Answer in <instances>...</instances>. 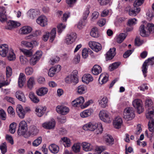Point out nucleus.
<instances>
[{"label":"nucleus","instance_id":"obj_1","mask_svg":"<svg viewBox=\"0 0 154 154\" xmlns=\"http://www.w3.org/2000/svg\"><path fill=\"white\" fill-rule=\"evenodd\" d=\"M124 118L127 121L132 119L135 116L134 111L132 107H128L125 109Z\"/></svg>","mask_w":154,"mask_h":154},{"label":"nucleus","instance_id":"obj_2","mask_svg":"<svg viewBox=\"0 0 154 154\" xmlns=\"http://www.w3.org/2000/svg\"><path fill=\"white\" fill-rule=\"evenodd\" d=\"M56 35V29L55 28H53L50 33L48 32H46L43 35V40L45 42L47 41L49 37L50 38V41L51 42H52L54 40Z\"/></svg>","mask_w":154,"mask_h":154},{"label":"nucleus","instance_id":"obj_3","mask_svg":"<svg viewBox=\"0 0 154 154\" xmlns=\"http://www.w3.org/2000/svg\"><path fill=\"white\" fill-rule=\"evenodd\" d=\"M78 71L76 70H74L72 74L67 76L65 79L66 82L67 83H73L76 84L78 82L79 80L77 74Z\"/></svg>","mask_w":154,"mask_h":154},{"label":"nucleus","instance_id":"obj_4","mask_svg":"<svg viewBox=\"0 0 154 154\" xmlns=\"http://www.w3.org/2000/svg\"><path fill=\"white\" fill-rule=\"evenodd\" d=\"M28 130L27 125L26 122L22 121L19 124L17 133L19 136L24 135Z\"/></svg>","mask_w":154,"mask_h":154},{"label":"nucleus","instance_id":"obj_5","mask_svg":"<svg viewBox=\"0 0 154 154\" xmlns=\"http://www.w3.org/2000/svg\"><path fill=\"white\" fill-rule=\"evenodd\" d=\"M154 57L149 58L146 60L143 63L142 67V71L145 77L146 76V73L147 72L148 66L149 65H152L154 64Z\"/></svg>","mask_w":154,"mask_h":154},{"label":"nucleus","instance_id":"obj_6","mask_svg":"<svg viewBox=\"0 0 154 154\" xmlns=\"http://www.w3.org/2000/svg\"><path fill=\"white\" fill-rule=\"evenodd\" d=\"M100 119L104 122L108 123L111 122L112 119L109 117L108 112L105 110L101 111L99 114Z\"/></svg>","mask_w":154,"mask_h":154},{"label":"nucleus","instance_id":"obj_7","mask_svg":"<svg viewBox=\"0 0 154 154\" xmlns=\"http://www.w3.org/2000/svg\"><path fill=\"white\" fill-rule=\"evenodd\" d=\"M98 124L92 122H89L85 125L83 127V128L85 131L90 130L93 131L97 128Z\"/></svg>","mask_w":154,"mask_h":154},{"label":"nucleus","instance_id":"obj_8","mask_svg":"<svg viewBox=\"0 0 154 154\" xmlns=\"http://www.w3.org/2000/svg\"><path fill=\"white\" fill-rule=\"evenodd\" d=\"M77 38L76 33L72 32L67 35L65 42L67 45L71 44L74 42Z\"/></svg>","mask_w":154,"mask_h":154},{"label":"nucleus","instance_id":"obj_9","mask_svg":"<svg viewBox=\"0 0 154 154\" xmlns=\"http://www.w3.org/2000/svg\"><path fill=\"white\" fill-rule=\"evenodd\" d=\"M88 45L92 50L96 52L100 51L102 48L101 45L99 43L95 42H89Z\"/></svg>","mask_w":154,"mask_h":154},{"label":"nucleus","instance_id":"obj_10","mask_svg":"<svg viewBox=\"0 0 154 154\" xmlns=\"http://www.w3.org/2000/svg\"><path fill=\"white\" fill-rule=\"evenodd\" d=\"M134 107L136 108L139 113L142 112L143 111V109L141 105V101L139 99H135L132 102Z\"/></svg>","mask_w":154,"mask_h":154},{"label":"nucleus","instance_id":"obj_11","mask_svg":"<svg viewBox=\"0 0 154 154\" xmlns=\"http://www.w3.org/2000/svg\"><path fill=\"white\" fill-rule=\"evenodd\" d=\"M20 25V24L19 22L13 20H9L7 22V24L5 26V28L6 29L11 30Z\"/></svg>","mask_w":154,"mask_h":154},{"label":"nucleus","instance_id":"obj_12","mask_svg":"<svg viewBox=\"0 0 154 154\" xmlns=\"http://www.w3.org/2000/svg\"><path fill=\"white\" fill-rule=\"evenodd\" d=\"M56 110L58 113L64 115L67 114L69 111V108L63 106H58L56 108Z\"/></svg>","mask_w":154,"mask_h":154},{"label":"nucleus","instance_id":"obj_13","mask_svg":"<svg viewBox=\"0 0 154 154\" xmlns=\"http://www.w3.org/2000/svg\"><path fill=\"white\" fill-rule=\"evenodd\" d=\"M55 124L56 123L54 119H52L48 122L43 123L42 124V126L45 128L50 129L54 128L55 126Z\"/></svg>","mask_w":154,"mask_h":154},{"label":"nucleus","instance_id":"obj_14","mask_svg":"<svg viewBox=\"0 0 154 154\" xmlns=\"http://www.w3.org/2000/svg\"><path fill=\"white\" fill-rule=\"evenodd\" d=\"M9 51L8 46L7 45L4 44L0 46V55L2 57H6Z\"/></svg>","mask_w":154,"mask_h":154},{"label":"nucleus","instance_id":"obj_15","mask_svg":"<svg viewBox=\"0 0 154 154\" xmlns=\"http://www.w3.org/2000/svg\"><path fill=\"white\" fill-rule=\"evenodd\" d=\"M116 48H110L106 54V60H108L112 59L116 55Z\"/></svg>","mask_w":154,"mask_h":154},{"label":"nucleus","instance_id":"obj_16","mask_svg":"<svg viewBox=\"0 0 154 154\" xmlns=\"http://www.w3.org/2000/svg\"><path fill=\"white\" fill-rule=\"evenodd\" d=\"M84 101V98L80 96L73 100L72 102V104L74 107H78L81 106Z\"/></svg>","mask_w":154,"mask_h":154},{"label":"nucleus","instance_id":"obj_17","mask_svg":"<svg viewBox=\"0 0 154 154\" xmlns=\"http://www.w3.org/2000/svg\"><path fill=\"white\" fill-rule=\"evenodd\" d=\"M36 22L41 26L44 27L47 25V18L45 16H41L36 20Z\"/></svg>","mask_w":154,"mask_h":154},{"label":"nucleus","instance_id":"obj_18","mask_svg":"<svg viewBox=\"0 0 154 154\" xmlns=\"http://www.w3.org/2000/svg\"><path fill=\"white\" fill-rule=\"evenodd\" d=\"M26 81V77L25 74L23 73L20 74L18 80V85L19 87L22 88L24 85Z\"/></svg>","mask_w":154,"mask_h":154},{"label":"nucleus","instance_id":"obj_19","mask_svg":"<svg viewBox=\"0 0 154 154\" xmlns=\"http://www.w3.org/2000/svg\"><path fill=\"white\" fill-rule=\"evenodd\" d=\"M35 85V79L34 77H30L27 82L26 85L29 89L31 90Z\"/></svg>","mask_w":154,"mask_h":154},{"label":"nucleus","instance_id":"obj_20","mask_svg":"<svg viewBox=\"0 0 154 154\" xmlns=\"http://www.w3.org/2000/svg\"><path fill=\"white\" fill-rule=\"evenodd\" d=\"M46 109V107L45 106H38L35 110L36 114L38 117H41L45 113Z\"/></svg>","mask_w":154,"mask_h":154},{"label":"nucleus","instance_id":"obj_21","mask_svg":"<svg viewBox=\"0 0 154 154\" xmlns=\"http://www.w3.org/2000/svg\"><path fill=\"white\" fill-rule=\"evenodd\" d=\"M82 80L84 83L88 84L93 80V78L90 74H86L82 77Z\"/></svg>","mask_w":154,"mask_h":154},{"label":"nucleus","instance_id":"obj_22","mask_svg":"<svg viewBox=\"0 0 154 154\" xmlns=\"http://www.w3.org/2000/svg\"><path fill=\"white\" fill-rule=\"evenodd\" d=\"M0 21L2 22H3L7 19L5 8L3 7H0Z\"/></svg>","mask_w":154,"mask_h":154},{"label":"nucleus","instance_id":"obj_23","mask_svg":"<svg viewBox=\"0 0 154 154\" xmlns=\"http://www.w3.org/2000/svg\"><path fill=\"white\" fill-rule=\"evenodd\" d=\"M16 111L19 117L21 119H23L24 118L25 112L21 105H17Z\"/></svg>","mask_w":154,"mask_h":154},{"label":"nucleus","instance_id":"obj_24","mask_svg":"<svg viewBox=\"0 0 154 154\" xmlns=\"http://www.w3.org/2000/svg\"><path fill=\"white\" fill-rule=\"evenodd\" d=\"M48 91V89L46 87H41L38 89L36 93L38 95L40 96H43L46 94Z\"/></svg>","mask_w":154,"mask_h":154},{"label":"nucleus","instance_id":"obj_25","mask_svg":"<svg viewBox=\"0 0 154 154\" xmlns=\"http://www.w3.org/2000/svg\"><path fill=\"white\" fill-rule=\"evenodd\" d=\"M122 124V119L119 117L116 118L113 121V125L116 128L118 129L120 128Z\"/></svg>","mask_w":154,"mask_h":154},{"label":"nucleus","instance_id":"obj_26","mask_svg":"<svg viewBox=\"0 0 154 154\" xmlns=\"http://www.w3.org/2000/svg\"><path fill=\"white\" fill-rule=\"evenodd\" d=\"M32 28L29 26H25L22 27L20 30V32L21 34H27L31 32Z\"/></svg>","mask_w":154,"mask_h":154},{"label":"nucleus","instance_id":"obj_27","mask_svg":"<svg viewBox=\"0 0 154 154\" xmlns=\"http://www.w3.org/2000/svg\"><path fill=\"white\" fill-rule=\"evenodd\" d=\"M16 97L20 101L25 102L26 101V98L23 92L21 91H18L15 94Z\"/></svg>","mask_w":154,"mask_h":154},{"label":"nucleus","instance_id":"obj_28","mask_svg":"<svg viewBox=\"0 0 154 154\" xmlns=\"http://www.w3.org/2000/svg\"><path fill=\"white\" fill-rule=\"evenodd\" d=\"M104 140L108 145L111 146L114 143V139L112 136L110 135H106L104 137Z\"/></svg>","mask_w":154,"mask_h":154},{"label":"nucleus","instance_id":"obj_29","mask_svg":"<svg viewBox=\"0 0 154 154\" xmlns=\"http://www.w3.org/2000/svg\"><path fill=\"white\" fill-rule=\"evenodd\" d=\"M102 72V69L99 65H95L92 69V72L94 75H97Z\"/></svg>","mask_w":154,"mask_h":154},{"label":"nucleus","instance_id":"obj_30","mask_svg":"<svg viewBox=\"0 0 154 154\" xmlns=\"http://www.w3.org/2000/svg\"><path fill=\"white\" fill-rule=\"evenodd\" d=\"M39 132V130L34 125L31 126L29 128V133L30 135H36Z\"/></svg>","mask_w":154,"mask_h":154},{"label":"nucleus","instance_id":"obj_31","mask_svg":"<svg viewBox=\"0 0 154 154\" xmlns=\"http://www.w3.org/2000/svg\"><path fill=\"white\" fill-rule=\"evenodd\" d=\"M38 13V12L34 9L30 10L27 12V14L32 19H34L36 17Z\"/></svg>","mask_w":154,"mask_h":154},{"label":"nucleus","instance_id":"obj_32","mask_svg":"<svg viewBox=\"0 0 154 154\" xmlns=\"http://www.w3.org/2000/svg\"><path fill=\"white\" fill-rule=\"evenodd\" d=\"M93 110L91 109L86 110L80 113L81 116L82 118H85L90 116L93 112Z\"/></svg>","mask_w":154,"mask_h":154},{"label":"nucleus","instance_id":"obj_33","mask_svg":"<svg viewBox=\"0 0 154 154\" xmlns=\"http://www.w3.org/2000/svg\"><path fill=\"white\" fill-rule=\"evenodd\" d=\"M49 149L50 151L53 153H57L59 151V147L55 144H53L49 146Z\"/></svg>","mask_w":154,"mask_h":154},{"label":"nucleus","instance_id":"obj_34","mask_svg":"<svg viewBox=\"0 0 154 154\" xmlns=\"http://www.w3.org/2000/svg\"><path fill=\"white\" fill-rule=\"evenodd\" d=\"M134 9H130L129 11V15L131 16H136L140 11V8L134 6Z\"/></svg>","mask_w":154,"mask_h":154},{"label":"nucleus","instance_id":"obj_35","mask_svg":"<svg viewBox=\"0 0 154 154\" xmlns=\"http://www.w3.org/2000/svg\"><path fill=\"white\" fill-rule=\"evenodd\" d=\"M60 142H63V145L65 147H69L70 146L71 142L70 139L67 137L62 138Z\"/></svg>","mask_w":154,"mask_h":154},{"label":"nucleus","instance_id":"obj_36","mask_svg":"<svg viewBox=\"0 0 154 154\" xmlns=\"http://www.w3.org/2000/svg\"><path fill=\"white\" fill-rule=\"evenodd\" d=\"M108 100L106 97H104L101 100H99V104L103 108H105L107 106Z\"/></svg>","mask_w":154,"mask_h":154},{"label":"nucleus","instance_id":"obj_37","mask_svg":"<svg viewBox=\"0 0 154 154\" xmlns=\"http://www.w3.org/2000/svg\"><path fill=\"white\" fill-rule=\"evenodd\" d=\"M139 30L140 31V35L142 36L145 37L148 35L147 31H146V28L144 27V25H141L140 26Z\"/></svg>","mask_w":154,"mask_h":154},{"label":"nucleus","instance_id":"obj_38","mask_svg":"<svg viewBox=\"0 0 154 154\" xmlns=\"http://www.w3.org/2000/svg\"><path fill=\"white\" fill-rule=\"evenodd\" d=\"M82 146L84 150L86 151H89L92 149L91 144L86 142H83L82 143Z\"/></svg>","mask_w":154,"mask_h":154},{"label":"nucleus","instance_id":"obj_39","mask_svg":"<svg viewBox=\"0 0 154 154\" xmlns=\"http://www.w3.org/2000/svg\"><path fill=\"white\" fill-rule=\"evenodd\" d=\"M7 58L9 61H13L15 60L16 58L15 55L13 50L11 49L9 50Z\"/></svg>","mask_w":154,"mask_h":154},{"label":"nucleus","instance_id":"obj_40","mask_svg":"<svg viewBox=\"0 0 154 154\" xmlns=\"http://www.w3.org/2000/svg\"><path fill=\"white\" fill-rule=\"evenodd\" d=\"M29 97L33 103H38L39 101V99L35 95L33 92H31L29 93Z\"/></svg>","mask_w":154,"mask_h":154},{"label":"nucleus","instance_id":"obj_41","mask_svg":"<svg viewBox=\"0 0 154 154\" xmlns=\"http://www.w3.org/2000/svg\"><path fill=\"white\" fill-rule=\"evenodd\" d=\"M21 52L26 57H29L32 55V51L31 50H27L25 49H20Z\"/></svg>","mask_w":154,"mask_h":154},{"label":"nucleus","instance_id":"obj_42","mask_svg":"<svg viewBox=\"0 0 154 154\" xmlns=\"http://www.w3.org/2000/svg\"><path fill=\"white\" fill-rule=\"evenodd\" d=\"M127 35L124 33H121L118 36L116 41L119 43H121L126 37Z\"/></svg>","mask_w":154,"mask_h":154},{"label":"nucleus","instance_id":"obj_43","mask_svg":"<svg viewBox=\"0 0 154 154\" xmlns=\"http://www.w3.org/2000/svg\"><path fill=\"white\" fill-rule=\"evenodd\" d=\"M90 6H87V8L85 9L83 14L82 18V19L83 20H86L87 18L90 13Z\"/></svg>","mask_w":154,"mask_h":154},{"label":"nucleus","instance_id":"obj_44","mask_svg":"<svg viewBox=\"0 0 154 154\" xmlns=\"http://www.w3.org/2000/svg\"><path fill=\"white\" fill-rule=\"evenodd\" d=\"M86 87L85 85H80L77 88L78 93L80 94H84L86 92Z\"/></svg>","mask_w":154,"mask_h":154},{"label":"nucleus","instance_id":"obj_45","mask_svg":"<svg viewBox=\"0 0 154 154\" xmlns=\"http://www.w3.org/2000/svg\"><path fill=\"white\" fill-rule=\"evenodd\" d=\"M101 79V82H102L101 84L106 83L108 80V77L107 76H106L105 74H101L99 78V81Z\"/></svg>","mask_w":154,"mask_h":154},{"label":"nucleus","instance_id":"obj_46","mask_svg":"<svg viewBox=\"0 0 154 154\" xmlns=\"http://www.w3.org/2000/svg\"><path fill=\"white\" fill-rule=\"evenodd\" d=\"M120 64V62H116L114 63L111 65L109 67V69L111 71H112L117 68Z\"/></svg>","mask_w":154,"mask_h":154},{"label":"nucleus","instance_id":"obj_47","mask_svg":"<svg viewBox=\"0 0 154 154\" xmlns=\"http://www.w3.org/2000/svg\"><path fill=\"white\" fill-rule=\"evenodd\" d=\"M153 103L150 99H147L145 101V107L148 109H149L152 106Z\"/></svg>","mask_w":154,"mask_h":154},{"label":"nucleus","instance_id":"obj_48","mask_svg":"<svg viewBox=\"0 0 154 154\" xmlns=\"http://www.w3.org/2000/svg\"><path fill=\"white\" fill-rule=\"evenodd\" d=\"M91 36L94 38H97L98 36V29L97 28H93L90 32Z\"/></svg>","mask_w":154,"mask_h":154},{"label":"nucleus","instance_id":"obj_49","mask_svg":"<svg viewBox=\"0 0 154 154\" xmlns=\"http://www.w3.org/2000/svg\"><path fill=\"white\" fill-rule=\"evenodd\" d=\"M149 130L151 132H153L154 130V120L151 119L148 124Z\"/></svg>","mask_w":154,"mask_h":154},{"label":"nucleus","instance_id":"obj_50","mask_svg":"<svg viewBox=\"0 0 154 154\" xmlns=\"http://www.w3.org/2000/svg\"><path fill=\"white\" fill-rule=\"evenodd\" d=\"M16 127V124L15 122H13L10 125L9 131L11 133L13 134L15 133Z\"/></svg>","mask_w":154,"mask_h":154},{"label":"nucleus","instance_id":"obj_51","mask_svg":"<svg viewBox=\"0 0 154 154\" xmlns=\"http://www.w3.org/2000/svg\"><path fill=\"white\" fill-rule=\"evenodd\" d=\"M80 146L79 143H76L74 144L72 147L73 151L75 152H78L80 150Z\"/></svg>","mask_w":154,"mask_h":154},{"label":"nucleus","instance_id":"obj_52","mask_svg":"<svg viewBox=\"0 0 154 154\" xmlns=\"http://www.w3.org/2000/svg\"><path fill=\"white\" fill-rule=\"evenodd\" d=\"M39 60L34 55L29 60V63L31 65H35Z\"/></svg>","mask_w":154,"mask_h":154},{"label":"nucleus","instance_id":"obj_53","mask_svg":"<svg viewBox=\"0 0 154 154\" xmlns=\"http://www.w3.org/2000/svg\"><path fill=\"white\" fill-rule=\"evenodd\" d=\"M42 142V138L39 137L32 143V145L34 146H37L40 145Z\"/></svg>","mask_w":154,"mask_h":154},{"label":"nucleus","instance_id":"obj_54","mask_svg":"<svg viewBox=\"0 0 154 154\" xmlns=\"http://www.w3.org/2000/svg\"><path fill=\"white\" fill-rule=\"evenodd\" d=\"M86 23V20L82 19H81L77 25V27L80 29H81L83 28V27L85 26Z\"/></svg>","mask_w":154,"mask_h":154},{"label":"nucleus","instance_id":"obj_55","mask_svg":"<svg viewBox=\"0 0 154 154\" xmlns=\"http://www.w3.org/2000/svg\"><path fill=\"white\" fill-rule=\"evenodd\" d=\"M33 69L32 68L28 66L25 69V72L26 74L28 75H32L33 72Z\"/></svg>","mask_w":154,"mask_h":154},{"label":"nucleus","instance_id":"obj_56","mask_svg":"<svg viewBox=\"0 0 154 154\" xmlns=\"http://www.w3.org/2000/svg\"><path fill=\"white\" fill-rule=\"evenodd\" d=\"M60 60V58L57 56L51 58L49 63L51 64H54L55 63L58 62Z\"/></svg>","mask_w":154,"mask_h":154},{"label":"nucleus","instance_id":"obj_57","mask_svg":"<svg viewBox=\"0 0 154 154\" xmlns=\"http://www.w3.org/2000/svg\"><path fill=\"white\" fill-rule=\"evenodd\" d=\"M0 149L3 154H5L7 152L6 143L5 142L3 143L1 145Z\"/></svg>","mask_w":154,"mask_h":154},{"label":"nucleus","instance_id":"obj_58","mask_svg":"<svg viewBox=\"0 0 154 154\" xmlns=\"http://www.w3.org/2000/svg\"><path fill=\"white\" fill-rule=\"evenodd\" d=\"M56 71H57L55 67L51 68L48 72V75L51 77H53L55 74Z\"/></svg>","mask_w":154,"mask_h":154},{"label":"nucleus","instance_id":"obj_59","mask_svg":"<svg viewBox=\"0 0 154 154\" xmlns=\"http://www.w3.org/2000/svg\"><path fill=\"white\" fill-rule=\"evenodd\" d=\"M95 131V134H98L102 133L103 131L102 125L100 123L98 124L97 128Z\"/></svg>","mask_w":154,"mask_h":154},{"label":"nucleus","instance_id":"obj_60","mask_svg":"<svg viewBox=\"0 0 154 154\" xmlns=\"http://www.w3.org/2000/svg\"><path fill=\"white\" fill-rule=\"evenodd\" d=\"M6 115L5 112L3 109L0 110V118L3 120H5L6 119Z\"/></svg>","mask_w":154,"mask_h":154},{"label":"nucleus","instance_id":"obj_61","mask_svg":"<svg viewBox=\"0 0 154 154\" xmlns=\"http://www.w3.org/2000/svg\"><path fill=\"white\" fill-rule=\"evenodd\" d=\"M20 61L22 64L26 65L28 62L27 59L23 56H21L20 57Z\"/></svg>","mask_w":154,"mask_h":154},{"label":"nucleus","instance_id":"obj_62","mask_svg":"<svg viewBox=\"0 0 154 154\" xmlns=\"http://www.w3.org/2000/svg\"><path fill=\"white\" fill-rule=\"evenodd\" d=\"M66 27L65 25L63 24L62 23L58 25L57 26V32L60 33L62 31L65 29Z\"/></svg>","mask_w":154,"mask_h":154},{"label":"nucleus","instance_id":"obj_63","mask_svg":"<svg viewBox=\"0 0 154 154\" xmlns=\"http://www.w3.org/2000/svg\"><path fill=\"white\" fill-rule=\"evenodd\" d=\"M144 0H135L134 4V6L139 8L138 7L141 5L143 2Z\"/></svg>","mask_w":154,"mask_h":154},{"label":"nucleus","instance_id":"obj_64","mask_svg":"<svg viewBox=\"0 0 154 154\" xmlns=\"http://www.w3.org/2000/svg\"><path fill=\"white\" fill-rule=\"evenodd\" d=\"M70 16V13L69 12H66L63 14L62 18V20L63 22H66L67 19Z\"/></svg>","mask_w":154,"mask_h":154}]
</instances>
